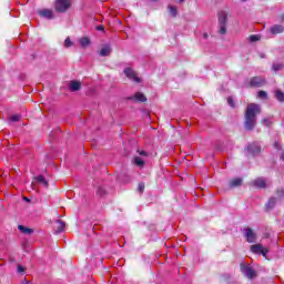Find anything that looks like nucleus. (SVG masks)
Masks as SVG:
<instances>
[{
    "mask_svg": "<svg viewBox=\"0 0 284 284\" xmlns=\"http://www.w3.org/2000/svg\"><path fill=\"white\" fill-rule=\"evenodd\" d=\"M276 205V197H270L265 207L267 211L274 210V206Z\"/></svg>",
    "mask_w": 284,
    "mask_h": 284,
    "instance_id": "nucleus-18",
    "label": "nucleus"
},
{
    "mask_svg": "<svg viewBox=\"0 0 284 284\" xmlns=\"http://www.w3.org/2000/svg\"><path fill=\"white\" fill-rule=\"evenodd\" d=\"M152 1H159V0H152Z\"/></svg>",
    "mask_w": 284,
    "mask_h": 284,
    "instance_id": "nucleus-46",
    "label": "nucleus"
},
{
    "mask_svg": "<svg viewBox=\"0 0 284 284\" xmlns=\"http://www.w3.org/2000/svg\"><path fill=\"white\" fill-rule=\"evenodd\" d=\"M20 119H21V115L16 114V115H12V116L10 118V121H11L12 123H17V121H20Z\"/></svg>",
    "mask_w": 284,
    "mask_h": 284,
    "instance_id": "nucleus-31",
    "label": "nucleus"
},
{
    "mask_svg": "<svg viewBox=\"0 0 284 284\" xmlns=\"http://www.w3.org/2000/svg\"><path fill=\"white\" fill-rule=\"evenodd\" d=\"M276 197L282 201L284 199V189L277 190L276 191Z\"/></svg>",
    "mask_w": 284,
    "mask_h": 284,
    "instance_id": "nucleus-29",
    "label": "nucleus"
},
{
    "mask_svg": "<svg viewBox=\"0 0 284 284\" xmlns=\"http://www.w3.org/2000/svg\"><path fill=\"white\" fill-rule=\"evenodd\" d=\"M72 45H74V43L72 42V40L70 39V37H68L64 40V48H72Z\"/></svg>",
    "mask_w": 284,
    "mask_h": 284,
    "instance_id": "nucleus-27",
    "label": "nucleus"
},
{
    "mask_svg": "<svg viewBox=\"0 0 284 284\" xmlns=\"http://www.w3.org/2000/svg\"><path fill=\"white\" fill-rule=\"evenodd\" d=\"M133 163H135L138 168H143V165H145V161L141 159V156H135Z\"/></svg>",
    "mask_w": 284,
    "mask_h": 284,
    "instance_id": "nucleus-21",
    "label": "nucleus"
},
{
    "mask_svg": "<svg viewBox=\"0 0 284 284\" xmlns=\"http://www.w3.org/2000/svg\"><path fill=\"white\" fill-rule=\"evenodd\" d=\"M20 284H32V282L28 281V280H22Z\"/></svg>",
    "mask_w": 284,
    "mask_h": 284,
    "instance_id": "nucleus-38",
    "label": "nucleus"
},
{
    "mask_svg": "<svg viewBox=\"0 0 284 284\" xmlns=\"http://www.w3.org/2000/svg\"><path fill=\"white\" fill-rule=\"evenodd\" d=\"M169 12H170L171 17H176V14H179V11H178L176 7H174V6H169Z\"/></svg>",
    "mask_w": 284,
    "mask_h": 284,
    "instance_id": "nucleus-24",
    "label": "nucleus"
},
{
    "mask_svg": "<svg viewBox=\"0 0 284 284\" xmlns=\"http://www.w3.org/2000/svg\"><path fill=\"white\" fill-rule=\"evenodd\" d=\"M39 17L42 19H47L48 21H51L54 19V11L52 9H40L38 10Z\"/></svg>",
    "mask_w": 284,
    "mask_h": 284,
    "instance_id": "nucleus-9",
    "label": "nucleus"
},
{
    "mask_svg": "<svg viewBox=\"0 0 284 284\" xmlns=\"http://www.w3.org/2000/svg\"><path fill=\"white\" fill-rule=\"evenodd\" d=\"M253 185L260 190H265L267 187V181L265 178H257L253 181Z\"/></svg>",
    "mask_w": 284,
    "mask_h": 284,
    "instance_id": "nucleus-11",
    "label": "nucleus"
},
{
    "mask_svg": "<svg viewBox=\"0 0 284 284\" xmlns=\"http://www.w3.org/2000/svg\"><path fill=\"white\" fill-rule=\"evenodd\" d=\"M241 1L245 2V1H247V0H241Z\"/></svg>",
    "mask_w": 284,
    "mask_h": 284,
    "instance_id": "nucleus-45",
    "label": "nucleus"
},
{
    "mask_svg": "<svg viewBox=\"0 0 284 284\" xmlns=\"http://www.w3.org/2000/svg\"><path fill=\"white\" fill-rule=\"evenodd\" d=\"M81 48H88L90 45V38L84 37L79 40Z\"/></svg>",
    "mask_w": 284,
    "mask_h": 284,
    "instance_id": "nucleus-20",
    "label": "nucleus"
},
{
    "mask_svg": "<svg viewBox=\"0 0 284 284\" xmlns=\"http://www.w3.org/2000/svg\"><path fill=\"white\" fill-rule=\"evenodd\" d=\"M251 252L252 254H262L264 258H267L270 250L265 246H262V244H253L251 245Z\"/></svg>",
    "mask_w": 284,
    "mask_h": 284,
    "instance_id": "nucleus-6",
    "label": "nucleus"
},
{
    "mask_svg": "<svg viewBox=\"0 0 284 284\" xmlns=\"http://www.w3.org/2000/svg\"><path fill=\"white\" fill-rule=\"evenodd\" d=\"M250 156H258L261 154V142H252L246 146Z\"/></svg>",
    "mask_w": 284,
    "mask_h": 284,
    "instance_id": "nucleus-4",
    "label": "nucleus"
},
{
    "mask_svg": "<svg viewBox=\"0 0 284 284\" xmlns=\"http://www.w3.org/2000/svg\"><path fill=\"white\" fill-rule=\"evenodd\" d=\"M241 272L242 274H244V276H246V278H256V272L254 271V268L250 265H244L241 267Z\"/></svg>",
    "mask_w": 284,
    "mask_h": 284,
    "instance_id": "nucleus-8",
    "label": "nucleus"
},
{
    "mask_svg": "<svg viewBox=\"0 0 284 284\" xmlns=\"http://www.w3.org/2000/svg\"><path fill=\"white\" fill-rule=\"evenodd\" d=\"M271 34H283L284 26L283 24H274L270 28Z\"/></svg>",
    "mask_w": 284,
    "mask_h": 284,
    "instance_id": "nucleus-14",
    "label": "nucleus"
},
{
    "mask_svg": "<svg viewBox=\"0 0 284 284\" xmlns=\"http://www.w3.org/2000/svg\"><path fill=\"white\" fill-rule=\"evenodd\" d=\"M219 32L225 34L227 32V12H219Z\"/></svg>",
    "mask_w": 284,
    "mask_h": 284,
    "instance_id": "nucleus-2",
    "label": "nucleus"
},
{
    "mask_svg": "<svg viewBox=\"0 0 284 284\" xmlns=\"http://www.w3.org/2000/svg\"><path fill=\"white\" fill-rule=\"evenodd\" d=\"M24 201H28V202H30V199H28V197H24Z\"/></svg>",
    "mask_w": 284,
    "mask_h": 284,
    "instance_id": "nucleus-43",
    "label": "nucleus"
},
{
    "mask_svg": "<svg viewBox=\"0 0 284 284\" xmlns=\"http://www.w3.org/2000/svg\"><path fill=\"white\" fill-rule=\"evenodd\" d=\"M130 99H132L134 101H140V103H145V101H148V98H145V95L143 93H141V92H136Z\"/></svg>",
    "mask_w": 284,
    "mask_h": 284,
    "instance_id": "nucleus-17",
    "label": "nucleus"
},
{
    "mask_svg": "<svg viewBox=\"0 0 284 284\" xmlns=\"http://www.w3.org/2000/svg\"><path fill=\"white\" fill-rule=\"evenodd\" d=\"M144 190H145V183L141 182V183L139 184V186H138V191H139L140 193H143Z\"/></svg>",
    "mask_w": 284,
    "mask_h": 284,
    "instance_id": "nucleus-32",
    "label": "nucleus"
},
{
    "mask_svg": "<svg viewBox=\"0 0 284 284\" xmlns=\"http://www.w3.org/2000/svg\"><path fill=\"white\" fill-rule=\"evenodd\" d=\"M257 97H258V99H267V92L258 91Z\"/></svg>",
    "mask_w": 284,
    "mask_h": 284,
    "instance_id": "nucleus-30",
    "label": "nucleus"
},
{
    "mask_svg": "<svg viewBox=\"0 0 284 284\" xmlns=\"http://www.w3.org/2000/svg\"><path fill=\"white\" fill-rule=\"evenodd\" d=\"M203 37H204V39H207V33H204Z\"/></svg>",
    "mask_w": 284,
    "mask_h": 284,
    "instance_id": "nucleus-41",
    "label": "nucleus"
},
{
    "mask_svg": "<svg viewBox=\"0 0 284 284\" xmlns=\"http://www.w3.org/2000/svg\"><path fill=\"white\" fill-rule=\"evenodd\" d=\"M273 72H278L280 70H283V63H274L272 65Z\"/></svg>",
    "mask_w": 284,
    "mask_h": 284,
    "instance_id": "nucleus-25",
    "label": "nucleus"
},
{
    "mask_svg": "<svg viewBox=\"0 0 284 284\" xmlns=\"http://www.w3.org/2000/svg\"><path fill=\"white\" fill-rule=\"evenodd\" d=\"M248 39H250L251 43H256V41H261V36L253 34V36H250Z\"/></svg>",
    "mask_w": 284,
    "mask_h": 284,
    "instance_id": "nucleus-26",
    "label": "nucleus"
},
{
    "mask_svg": "<svg viewBox=\"0 0 284 284\" xmlns=\"http://www.w3.org/2000/svg\"><path fill=\"white\" fill-rule=\"evenodd\" d=\"M18 230L22 233V234H32V229H28V227H26V226H23V225H19L18 226Z\"/></svg>",
    "mask_w": 284,
    "mask_h": 284,
    "instance_id": "nucleus-23",
    "label": "nucleus"
},
{
    "mask_svg": "<svg viewBox=\"0 0 284 284\" xmlns=\"http://www.w3.org/2000/svg\"><path fill=\"white\" fill-rule=\"evenodd\" d=\"M69 90L70 92H79V90H81V82L77 80H71L69 82Z\"/></svg>",
    "mask_w": 284,
    "mask_h": 284,
    "instance_id": "nucleus-13",
    "label": "nucleus"
},
{
    "mask_svg": "<svg viewBox=\"0 0 284 284\" xmlns=\"http://www.w3.org/2000/svg\"><path fill=\"white\" fill-rule=\"evenodd\" d=\"M265 83H266L265 78L261 75L254 77L250 80L248 88H263Z\"/></svg>",
    "mask_w": 284,
    "mask_h": 284,
    "instance_id": "nucleus-7",
    "label": "nucleus"
},
{
    "mask_svg": "<svg viewBox=\"0 0 284 284\" xmlns=\"http://www.w3.org/2000/svg\"><path fill=\"white\" fill-rule=\"evenodd\" d=\"M273 148H274L275 150H282L283 146H281V142L275 141L274 144H273Z\"/></svg>",
    "mask_w": 284,
    "mask_h": 284,
    "instance_id": "nucleus-33",
    "label": "nucleus"
},
{
    "mask_svg": "<svg viewBox=\"0 0 284 284\" xmlns=\"http://www.w3.org/2000/svg\"><path fill=\"white\" fill-rule=\"evenodd\" d=\"M26 272V267L18 265V274H23Z\"/></svg>",
    "mask_w": 284,
    "mask_h": 284,
    "instance_id": "nucleus-34",
    "label": "nucleus"
},
{
    "mask_svg": "<svg viewBox=\"0 0 284 284\" xmlns=\"http://www.w3.org/2000/svg\"><path fill=\"white\" fill-rule=\"evenodd\" d=\"M263 123H265V125L270 126V119H264Z\"/></svg>",
    "mask_w": 284,
    "mask_h": 284,
    "instance_id": "nucleus-39",
    "label": "nucleus"
},
{
    "mask_svg": "<svg viewBox=\"0 0 284 284\" xmlns=\"http://www.w3.org/2000/svg\"><path fill=\"white\" fill-rule=\"evenodd\" d=\"M138 154H140V156H148V152L145 151H138Z\"/></svg>",
    "mask_w": 284,
    "mask_h": 284,
    "instance_id": "nucleus-37",
    "label": "nucleus"
},
{
    "mask_svg": "<svg viewBox=\"0 0 284 284\" xmlns=\"http://www.w3.org/2000/svg\"><path fill=\"white\" fill-rule=\"evenodd\" d=\"M179 1V3H183L185 0H178Z\"/></svg>",
    "mask_w": 284,
    "mask_h": 284,
    "instance_id": "nucleus-42",
    "label": "nucleus"
},
{
    "mask_svg": "<svg viewBox=\"0 0 284 284\" xmlns=\"http://www.w3.org/2000/svg\"><path fill=\"white\" fill-rule=\"evenodd\" d=\"M97 30H98L99 32H103V30H105V27H103L102 24H100V26L97 27Z\"/></svg>",
    "mask_w": 284,
    "mask_h": 284,
    "instance_id": "nucleus-36",
    "label": "nucleus"
},
{
    "mask_svg": "<svg viewBox=\"0 0 284 284\" xmlns=\"http://www.w3.org/2000/svg\"><path fill=\"white\" fill-rule=\"evenodd\" d=\"M112 52V47L110 44H105L104 47L101 48L99 51L100 57H110Z\"/></svg>",
    "mask_w": 284,
    "mask_h": 284,
    "instance_id": "nucleus-15",
    "label": "nucleus"
},
{
    "mask_svg": "<svg viewBox=\"0 0 284 284\" xmlns=\"http://www.w3.org/2000/svg\"><path fill=\"white\" fill-rule=\"evenodd\" d=\"M53 230H54V234H61V232L65 230V222L58 220L55 222V225L53 226Z\"/></svg>",
    "mask_w": 284,
    "mask_h": 284,
    "instance_id": "nucleus-12",
    "label": "nucleus"
},
{
    "mask_svg": "<svg viewBox=\"0 0 284 284\" xmlns=\"http://www.w3.org/2000/svg\"><path fill=\"white\" fill-rule=\"evenodd\" d=\"M37 183H42V185H44V187H48V180H45V178L43 175H38L36 178Z\"/></svg>",
    "mask_w": 284,
    "mask_h": 284,
    "instance_id": "nucleus-22",
    "label": "nucleus"
},
{
    "mask_svg": "<svg viewBox=\"0 0 284 284\" xmlns=\"http://www.w3.org/2000/svg\"><path fill=\"white\" fill-rule=\"evenodd\" d=\"M274 94H275V99H277V101H278L280 103H284V92H283V91L276 89V90L274 91Z\"/></svg>",
    "mask_w": 284,
    "mask_h": 284,
    "instance_id": "nucleus-19",
    "label": "nucleus"
},
{
    "mask_svg": "<svg viewBox=\"0 0 284 284\" xmlns=\"http://www.w3.org/2000/svg\"><path fill=\"white\" fill-rule=\"evenodd\" d=\"M282 21H284V14L281 17Z\"/></svg>",
    "mask_w": 284,
    "mask_h": 284,
    "instance_id": "nucleus-44",
    "label": "nucleus"
},
{
    "mask_svg": "<svg viewBox=\"0 0 284 284\" xmlns=\"http://www.w3.org/2000/svg\"><path fill=\"white\" fill-rule=\"evenodd\" d=\"M97 194L98 196H105V189L103 186L98 187Z\"/></svg>",
    "mask_w": 284,
    "mask_h": 284,
    "instance_id": "nucleus-28",
    "label": "nucleus"
},
{
    "mask_svg": "<svg viewBox=\"0 0 284 284\" xmlns=\"http://www.w3.org/2000/svg\"><path fill=\"white\" fill-rule=\"evenodd\" d=\"M281 160L284 161V151L281 154Z\"/></svg>",
    "mask_w": 284,
    "mask_h": 284,
    "instance_id": "nucleus-40",
    "label": "nucleus"
},
{
    "mask_svg": "<svg viewBox=\"0 0 284 284\" xmlns=\"http://www.w3.org/2000/svg\"><path fill=\"white\" fill-rule=\"evenodd\" d=\"M243 185V179L235 178L229 182V187H241Z\"/></svg>",
    "mask_w": 284,
    "mask_h": 284,
    "instance_id": "nucleus-16",
    "label": "nucleus"
},
{
    "mask_svg": "<svg viewBox=\"0 0 284 284\" xmlns=\"http://www.w3.org/2000/svg\"><path fill=\"white\" fill-rule=\"evenodd\" d=\"M261 114V105L251 103L247 105L245 112V122L244 128L245 130L252 131L256 125V115Z\"/></svg>",
    "mask_w": 284,
    "mask_h": 284,
    "instance_id": "nucleus-1",
    "label": "nucleus"
},
{
    "mask_svg": "<svg viewBox=\"0 0 284 284\" xmlns=\"http://www.w3.org/2000/svg\"><path fill=\"white\" fill-rule=\"evenodd\" d=\"M124 74H125V77H128V79H131L135 83H141V78L136 77V72H134V70H132V68H125Z\"/></svg>",
    "mask_w": 284,
    "mask_h": 284,
    "instance_id": "nucleus-10",
    "label": "nucleus"
},
{
    "mask_svg": "<svg viewBox=\"0 0 284 284\" xmlns=\"http://www.w3.org/2000/svg\"><path fill=\"white\" fill-rule=\"evenodd\" d=\"M71 2L70 0H55L54 2V10L55 12H68L70 10Z\"/></svg>",
    "mask_w": 284,
    "mask_h": 284,
    "instance_id": "nucleus-3",
    "label": "nucleus"
},
{
    "mask_svg": "<svg viewBox=\"0 0 284 284\" xmlns=\"http://www.w3.org/2000/svg\"><path fill=\"white\" fill-rule=\"evenodd\" d=\"M227 103L229 105H231V108H234V99H232L231 97L227 98Z\"/></svg>",
    "mask_w": 284,
    "mask_h": 284,
    "instance_id": "nucleus-35",
    "label": "nucleus"
},
{
    "mask_svg": "<svg viewBox=\"0 0 284 284\" xmlns=\"http://www.w3.org/2000/svg\"><path fill=\"white\" fill-rule=\"evenodd\" d=\"M243 235L246 239L247 243H256V240L258 239V235H256V232L252 230V227H245L243 229Z\"/></svg>",
    "mask_w": 284,
    "mask_h": 284,
    "instance_id": "nucleus-5",
    "label": "nucleus"
}]
</instances>
